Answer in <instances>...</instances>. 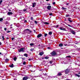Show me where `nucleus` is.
I'll list each match as a JSON object with an SVG mask.
<instances>
[{"mask_svg": "<svg viewBox=\"0 0 80 80\" xmlns=\"http://www.w3.org/2000/svg\"><path fill=\"white\" fill-rule=\"evenodd\" d=\"M17 59V58L16 57L14 58H13V59L14 61H16Z\"/></svg>", "mask_w": 80, "mask_h": 80, "instance_id": "18", "label": "nucleus"}, {"mask_svg": "<svg viewBox=\"0 0 80 80\" xmlns=\"http://www.w3.org/2000/svg\"><path fill=\"white\" fill-rule=\"evenodd\" d=\"M8 61H9V60L8 59H6L5 60V62L7 63V62H8Z\"/></svg>", "mask_w": 80, "mask_h": 80, "instance_id": "15", "label": "nucleus"}, {"mask_svg": "<svg viewBox=\"0 0 80 80\" xmlns=\"http://www.w3.org/2000/svg\"><path fill=\"white\" fill-rule=\"evenodd\" d=\"M33 50H34V49L31 48L30 49V51H31V52H32V51H33Z\"/></svg>", "mask_w": 80, "mask_h": 80, "instance_id": "30", "label": "nucleus"}, {"mask_svg": "<svg viewBox=\"0 0 80 80\" xmlns=\"http://www.w3.org/2000/svg\"><path fill=\"white\" fill-rule=\"evenodd\" d=\"M52 4L53 5H55V2H53L52 3Z\"/></svg>", "mask_w": 80, "mask_h": 80, "instance_id": "43", "label": "nucleus"}, {"mask_svg": "<svg viewBox=\"0 0 80 80\" xmlns=\"http://www.w3.org/2000/svg\"><path fill=\"white\" fill-rule=\"evenodd\" d=\"M70 72V69H67L65 71V72L66 73V74H67V73H69Z\"/></svg>", "mask_w": 80, "mask_h": 80, "instance_id": "2", "label": "nucleus"}, {"mask_svg": "<svg viewBox=\"0 0 80 80\" xmlns=\"http://www.w3.org/2000/svg\"><path fill=\"white\" fill-rule=\"evenodd\" d=\"M60 75H62V73L59 72L58 73V76H60Z\"/></svg>", "mask_w": 80, "mask_h": 80, "instance_id": "21", "label": "nucleus"}, {"mask_svg": "<svg viewBox=\"0 0 80 80\" xmlns=\"http://www.w3.org/2000/svg\"><path fill=\"white\" fill-rule=\"evenodd\" d=\"M12 40H14V38H12Z\"/></svg>", "mask_w": 80, "mask_h": 80, "instance_id": "49", "label": "nucleus"}, {"mask_svg": "<svg viewBox=\"0 0 80 80\" xmlns=\"http://www.w3.org/2000/svg\"><path fill=\"white\" fill-rule=\"evenodd\" d=\"M69 21L70 22H72V20H69Z\"/></svg>", "mask_w": 80, "mask_h": 80, "instance_id": "51", "label": "nucleus"}, {"mask_svg": "<svg viewBox=\"0 0 80 80\" xmlns=\"http://www.w3.org/2000/svg\"><path fill=\"white\" fill-rule=\"evenodd\" d=\"M71 20V18H69L68 20L69 21V20Z\"/></svg>", "mask_w": 80, "mask_h": 80, "instance_id": "47", "label": "nucleus"}, {"mask_svg": "<svg viewBox=\"0 0 80 80\" xmlns=\"http://www.w3.org/2000/svg\"><path fill=\"white\" fill-rule=\"evenodd\" d=\"M78 51H80V48H79L78 49Z\"/></svg>", "mask_w": 80, "mask_h": 80, "instance_id": "54", "label": "nucleus"}, {"mask_svg": "<svg viewBox=\"0 0 80 80\" xmlns=\"http://www.w3.org/2000/svg\"><path fill=\"white\" fill-rule=\"evenodd\" d=\"M31 20H33V18L32 17H31Z\"/></svg>", "mask_w": 80, "mask_h": 80, "instance_id": "42", "label": "nucleus"}, {"mask_svg": "<svg viewBox=\"0 0 80 80\" xmlns=\"http://www.w3.org/2000/svg\"><path fill=\"white\" fill-rule=\"evenodd\" d=\"M2 2H3V1H2V0H1L0 1V4H2Z\"/></svg>", "mask_w": 80, "mask_h": 80, "instance_id": "31", "label": "nucleus"}, {"mask_svg": "<svg viewBox=\"0 0 80 80\" xmlns=\"http://www.w3.org/2000/svg\"><path fill=\"white\" fill-rule=\"evenodd\" d=\"M42 23L44 25H49L50 24L49 23L47 22H43Z\"/></svg>", "mask_w": 80, "mask_h": 80, "instance_id": "7", "label": "nucleus"}, {"mask_svg": "<svg viewBox=\"0 0 80 80\" xmlns=\"http://www.w3.org/2000/svg\"><path fill=\"white\" fill-rule=\"evenodd\" d=\"M51 8H52V6H48L47 7V8L48 9V10H50V9H51Z\"/></svg>", "mask_w": 80, "mask_h": 80, "instance_id": "8", "label": "nucleus"}, {"mask_svg": "<svg viewBox=\"0 0 80 80\" xmlns=\"http://www.w3.org/2000/svg\"><path fill=\"white\" fill-rule=\"evenodd\" d=\"M2 41H4V40H5V38L4 37V36H2Z\"/></svg>", "mask_w": 80, "mask_h": 80, "instance_id": "20", "label": "nucleus"}, {"mask_svg": "<svg viewBox=\"0 0 80 80\" xmlns=\"http://www.w3.org/2000/svg\"><path fill=\"white\" fill-rule=\"evenodd\" d=\"M53 27H54L55 28H57L58 27V25L56 26H54Z\"/></svg>", "mask_w": 80, "mask_h": 80, "instance_id": "22", "label": "nucleus"}, {"mask_svg": "<svg viewBox=\"0 0 80 80\" xmlns=\"http://www.w3.org/2000/svg\"><path fill=\"white\" fill-rule=\"evenodd\" d=\"M1 54H2V53L0 52V55H1Z\"/></svg>", "mask_w": 80, "mask_h": 80, "instance_id": "61", "label": "nucleus"}, {"mask_svg": "<svg viewBox=\"0 0 80 80\" xmlns=\"http://www.w3.org/2000/svg\"><path fill=\"white\" fill-rule=\"evenodd\" d=\"M10 28H12V27H11Z\"/></svg>", "mask_w": 80, "mask_h": 80, "instance_id": "62", "label": "nucleus"}, {"mask_svg": "<svg viewBox=\"0 0 80 80\" xmlns=\"http://www.w3.org/2000/svg\"><path fill=\"white\" fill-rule=\"evenodd\" d=\"M23 11L24 12H27V9H24Z\"/></svg>", "mask_w": 80, "mask_h": 80, "instance_id": "33", "label": "nucleus"}, {"mask_svg": "<svg viewBox=\"0 0 80 80\" xmlns=\"http://www.w3.org/2000/svg\"><path fill=\"white\" fill-rule=\"evenodd\" d=\"M49 15L52 16V13H49Z\"/></svg>", "mask_w": 80, "mask_h": 80, "instance_id": "41", "label": "nucleus"}, {"mask_svg": "<svg viewBox=\"0 0 80 80\" xmlns=\"http://www.w3.org/2000/svg\"><path fill=\"white\" fill-rule=\"evenodd\" d=\"M11 26H12V24H11Z\"/></svg>", "mask_w": 80, "mask_h": 80, "instance_id": "64", "label": "nucleus"}, {"mask_svg": "<svg viewBox=\"0 0 80 80\" xmlns=\"http://www.w3.org/2000/svg\"><path fill=\"white\" fill-rule=\"evenodd\" d=\"M67 44H64V45L65 46H67Z\"/></svg>", "mask_w": 80, "mask_h": 80, "instance_id": "46", "label": "nucleus"}, {"mask_svg": "<svg viewBox=\"0 0 80 80\" xmlns=\"http://www.w3.org/2000/svg\"><path fill=\"white\" fill-rule=\"evenodd\" d=\"M25 31V32H32V31H30V29H26Z\"/></svg>", "mask_w": 80, "mask_h": 80, "instance_id": "11", "label": "nucleus"}, {"mask_svg": "<svg viewBox=\"0 0 80 80\" xmlns=\"http://www.w3.org/2000/svg\"><path fill=\"white\" fill-rule=\"evenodd\" d=\"M34 22L36 24H37V21H35Z\"/></svg>", "mask_w": 80, "mask_h": 80, "instance_id": "37", "label": "nucleus"}, {"mask_svg": "<svg viewBox=\"0 0 80 80\" xmlns=\"http://www.w3.org/2000/svg\"><path fill=\"white\" fill-rule=\"evenodd\" d=\"M16 26L17 27H20V24L18 23L16 25Z\"/></svg>", "mask_w": 80, "mask_h": 80, "instance_id": "17", "label": "nucleus"}, {"mask_svg": "<svg viewBox=\"0 0 80 80\" xmlns=\"http://www.w3.org/2000/svg\"><path fill=\"white\" fill-rule=\"evenodd\" d=\"M49 57H48V56H46L44 58H45V59H48Z\"/></svg>", "mask_w": 80, "mask_h": 80, "instance_id": "24", "label": "nucleus"}, {"mask_svg": "<svg viewBox=\"0 0 80 80\" xmlns=\"http://www.w3.org/2000/svg\"><path fill=\"white\" fill-rule=\"evenodd\" d=\"M36 2H33L32 3V7H33V8H34V7H35L36 6Z\"/></svg>", "mask_w": 80, "mask_h": 80, "instance_id": "6", "label": "nucleus"}, {"mask_svg": "<svg viewBox=\"0 0 80 80\" xmlns=\"http://www.w3.org/2000/svg\"><path fill=\"white\" fill-rule=\"evenodd\" d=\"M47 34L46 33L44 34V36L46 37H47Z\"/></svg>", "mask_w": 80, "mask_h": 80, "instance_id": "34", "label": "nucleus"}, {"mask_svg": "<svg viewBox=\"0 0 80 80\" xmlns=\"http://www.w3.org/2000/svg\"><path fill=\"white\" fill-rule=\"evenodd\" d=\"M42 70H43V69H42V70H40L39 71H42Z\"/></svg>", "mask_w": 80, "mask_h": 80, "instance_id": "55", "label": "nucleus"}, {"mask_svg": "<svg viewBox=\"0 0 80 80\" xmlns=\"http://www.w3.org/2000/svg\"><path fill=\"white\" fill-rule=\"evenodd\" d=\"M23 65H25L26 64V62H24L23 63Z\"/></svg>", "mask_w": 80, "mask_h": 80, "instance_id": "32", "label": "nucleus"}, {"mask_svg": "<svg viewBox=\"0 0 80 80\" xmlns=\"http://www.w3.org/2000/svg\"><path fill=\"white\" fill-rule=\"evenodd\" d=\"M4 30H5V31H6V30H7V28H4Z\"/></svg>", "mask_w": 80, "mask_h": 80, "instance_id": "44", "label": "nucleus"}, {"mask_svg": "<svg viewBox=\"0 0 80 80\" xmlns=\"http://www.w3.org/2000/svg\"><path fill=\"white\" fill-rule=\"evenodd\" d=\"M74 43H75V44H77L78 43L77 42H75Z\"/></svg>", "mask_w": 80, "mask_h": 80, "instance_id": "45", "label": "nucleus"}, {"mask_svg": "<svg viewBox=\"0 0 80 80\" xmlns=\"http://www.w3.org/2000/svg\"><path fill=\"white\" fill-rule=\"evenodd\" d=\"M24 22H25V23L27 22V20H25L24 21Z\"/></svg>", "mask_w": 80, "mask_h": 80, "instance_id": "48", "label": "nucleus"}, {"mask_svg": "<svg viewBox=\"0 0 80 80\" xmlns=\"http://www.w3.org/2000/svg\"><path fill=\"white\" fill-rule=\"evenodd\" d=\"M28 60H29V61H31V60H32V59H29Z\"/></svg>", "mask_w": 80, "mask_h": 80, "instance_id": "52", "label": "nucleus"}, {"mask_svg": "<svg viewBox=\"0 0 80 80\" xmlns=\"http://www.w3.org/2000/svg\"><path fill=\"white\" fill-rule=\"evenodd\" d=\"M52 32H49V35H52Z\"/></svg>", "mask_w": 80, "mask_h": 80, "instance_id": "25", "label": "nucleus"}, {"mask_svg": "<svg viewBox=\"0 0 80 80\" xmlns=\"http://www.w3.org/2000/svg\"><path fill=\"white\" fill-rule=\"evenodd\" d=\"M50 0H46V1H47V2H48V1H49Z\"/></svg>", "mask_w": 80, "mask_h": 80, "instance_id": "56", "label": "nucleus"}, {"mask_svg": "<svg viewBox=\"0 0 80 80\" xmlns=\"http://www.w3.org/2000/svg\"><path fill=\"white\" fill-rule=\"evenodd\" d=\"M6 39H8V38H6Z\"/></svg>", "mask_w": 80, "mask_h": 80, "instance_id": "59", "label": "nucleus"}, {"mask_svg": "<svg viewBox=\"0 0 80 80\" xmlns=\"http://www.w3.org/2000/svg\"><path fill=\"white\" fill-rule=\"evenodd\" d=\"M68 57L69 58H71V57L70 56H66V58H67Z\"/></svg>", "mask_w": 80, "mask_h": 80, "instance_id": "38", "label": "nucleus"}, {"mask_svg": "<svg viewBox=\"0 0 80 80\" xmlns=\"http://www.w3.org/2000/svg\"><path fill=\"white\" fill-rule=\"evenodd\" d=\"M69 5V3H66V5Z\"/></svg>", "mask_w": 80, "mask_h": 80, "instance_id": "50", "label": "nucleus"}, {"mask_svg": "<svg viewBox=\"0 0 80 80\" xmlns=\"http://www.w3.org/2000/svg\"><path fill=\"white\" fill-rule=\"evenodd\" d=\"M28 67H32V65H28Z\"/></svg>", "mask_w": 80, "mask_h": 80, "instance_id": "40", "label": "nucleus"}, {"mask_svg": "<svg viewBox=\"0 0 80 80\" xmlns=\"http://www.w3.org/2000/svg\"><path fill=\"white\" fill-rule=\"evenodd\" d=\"M60 29L61 30H64V31H66V28L62 27L60 28Z\"/></svg>", "mask_w": 80, "mask_h": 80, "instance_id": "4", "label": "nucleus"}, {"mask_svg": "<svg viewBox=\"0 0 80 80\" xmlns=\"http://www.w3.org/2000/svg\"><path fill=\"white\" fill-rule=\"evenodd\" d=\"M14 80H17V79H14Z\"/></svg>", "mask_w": 80, "mask_h": 80, "instance_id": "63", "label": "nucleus"}, {"mask_svg": "<svg viewBox=\"0 0 80 80\" xmlns=\"http://www.w3.org/2000/svg\"><path fill=\"white\" fill-rule=\"evenodd\" d=\"M49 63H50V64H52V61H50L49 62Z\"/></svg>", "mask_w": 80, "mask_h": 80, "instance_id": "39", "label": "nucleus"}, {"mask_svg": "<svg viewBox=\"0 0 80 80\" xmlns=\"http://www.w3.org/2000/svg\"><path fill=\"white\" fill-rule=\"evenodd\" d=\"M75 75V76H76V77H80V76L79 75L77 74H76Z\"/></svg>", "mask_w": 80, "mask_h": 80, "instance_id": "19", "label": "nucleus"}, {"mask_svg": "<svg viewBox=\"0 0 80 80\" xmlns=\"http://www.w3.org/2000/svg\"><path fill=\"white\" fill-rule=\"evenodd\" d=\"M8 15H12V14H13V13L11 12H8Z\"/></svg>", "mask_w": 80, "mask_h": 80, "instance_id": "12", "label": "nucleus"}, {"mask_svg": "<svg viewBox=\"0 0 80 80\" xmlns=\"http://www.w3.org/2000/svg\"><path fill=\"white\" fill-rule=\"evenodd\" d=\"M24 52V48H21L19 50V52Z\"/></svg>", "mask_w": 80, "mask_h": 80, "instance_id": "3", "label": "nucleus"}, {"mask_svg": "<svg viewBox=\"0 0 80 80\" xmlns=\"http://www.w3.org/2000/svg\"><path fill=\"white\" fill-rule=\"evenodd\" d=\"M51 55L52 56V57H54V56H55V55L57 54V53H56V52L55 51H53L51 53Z\"/></svg>", "mask_w": 80, "mask_h": 80, "instance_id": "1", "label": "nucleus"}, {"mask_svg": "<svg viewBox=\"0 0 80 80\" xmlns=\"http://www.w3.org/2000/svg\"><path fill=\"white\" fill-rule=\"evenodd\" d=\"M42 36V34H38L37 36L38 38H40V37H41Z\"/></svg>", "mask_w": 80, "mask_h": 80, "instance_id": "9", "label": "nucleus"}, {"mask_svg": "<svg viewBox=\"0 0 80 80\" xmlns=\"http://www.w3.org/2000/svg\"><path fill=\"white\" fill-rule=\"evenodd\" d=\"M78 74H80V72H79L78 73Z\"/></svg>", "mask_w": 80, "mask_h": 80, "instance_id": "58", "label": "nucleus"}, {"mask_svg": "<svg viewBox=\"0 0 80 80\" xmlns=\"http://www.w3.org/2000/svg\"><path fill=\"white\" fill-rule=\"evenodd\" d=\"M11 32V31H7V33H10Z\"/></svg>", "mask_w": 80, "mask_h": 80, "instance_id": "35", "label": "nucleus"}, {"mask_svg": "<svg viewBox=\"0 0 80 80\" xmlns=\"http://www.w3.org/2000/svg\"><path fill=\"white\" fill-rule=\"evenodd\" d=\"M62 8L63 10H67V8H65L62 7Z\"/></svg>", "mask_w": 80, "mask_h": 80, "instance_id": "29", "label": "nucleus"}, {"mask_svg": "<svg viewBox=\"0 0 80 80\" xmlns=\"http://www.w3.org/2000/svg\"><path fill=\"white\" fill-rule=\"evenodd\" d=\"M71 32L73 35H75V32L73 30H71Z\"/></svg>", "mask_w": 80, "mask_h": 80, "instance_id": "10", "label": "nucleus"}, {"mask_svg": "<svg viewBox=\"0 0 80 80\" xmlns=\"http://www.w3.org/2000/svg\"><path fill=\"white\" fill-rule=\"evenodd\" d=\"M59 47H63V44L62 43H60L59 45Z\"/></svg>", "mask_w": 80, "mask_h": 80, "instance_id": "16", "label": "nucleus"}, {"mask_svg": "<svg viewBox=\"0 0 80 80\" xmlns=\"http://www.w3.org/2000/svg\"><path fill=\"white\" fill-rule=\"evenodd\" d=\"M28 79V77H24L23 78L22 80H27Z\"/></svg>", "mask_w": 80, "mask_h": 80, "instance_id": "5", "label": "nucleus"}, {"mask_svg": "<svg viewBox=\"0 0 80 80\" xmlns=\"http://www.w3.org/2000/svg\"><path fill=\"white\" fill-rule=\"evenodd\" d=\"M44 66H47V63H44Z\"/></svg>", "mask_w": 80, "mask_h": 80, "instance_id": "36", "label": "nucleus"}, {"mask_svg": "<svg viewBox=\"0 0 80 80\" xmlns=\"http://www.w3.org/2000/svg\"><path fill=\"white\" fill-rule=\"evenodd\" d=\"M66 17H70V15L68 14H66Z\"/></svg>", "mask_w": 80, "mask_h": 80, "instance_id": "26", "label": "nucleus"}, {"mask_svg": "<svg viewBox=\"0 0 80 80\" xmlns=\"http://www.w3.org/2000/svg\"><path fill=\"white\" fill-rule=\"evenodd\" d=\"M9 67H11V68H13V67L14 66H13V64H12L11 65H9Z\"/></svg>", "mask_w": 80, "mask_h": 80, "instance_id": "13", "label": "nucleus"}, {"mask_svg": "<svg viewBox=\"0 0 80 80\" xmlns=\"http://www.w3.org/2000/svg\"><path fill=\"white\" fill-rule=\"evenodd\" d=\"M30 46H33V45H34V44H33V43H31L30 44Z\"/></svg>", "mask_w": 80, "mask_h": 80, "instance_id": "28", "label": "nucleus"}, {"mask_svg": "<svg viewBox=\"0 0 80 80\" xmlns=\"http://www.w3.org/2000/svg\"><path fill=\"white\" fill-rule=\"evenodd\" d=\"M24 56L26 57H27V56H28V54H27L26 53L24 54Z\"/></svg>", "mask_w": 80, "mask_h": 80, "instance_id": "23", "label": "nucleus"}, {"mask_svg": "<svg viewBox=\"0 0 80 80\" xmlns=\"http://www.w3.org/2000/svg\"><path fill=\"white\" fill-rule=\"evenodd\" d=\"M2 45V42H0V45Z\"/></svg>", "mask_w": 80, "mask_h": 80, "instance_id": "53", "label": "nucleus"}, {"mask_svg": "<svg viewBox=\"0 0 80 80\" xmlns=\"http://www.w3.org/2000/svg\"><path fill=\"white\" fill-rule=\"evenodd\" d=\"M3 20V18H0V22H2V20Z\"/></svg>", "mask_w": 80, "mask_h": 80, "instance_id": "27", "label": "nucleus"}, {"mask_svg": "<svg viewBox=\"0 0 80 80\" xmlns=\"http://www.w3.org/2000/svg\"><path fill=\"white\" fill-rule=\"evenodd\" d=\"M68 26H69V27H71V26L70 25H68Z\"/></svg>", "mask_w": 80, "mask_h": 80, "instance_id": "57", "label": "nucleus"}, {"mask_svg": "<svg viewBox=\"0 0 80 80\" xmlns=\"http://www.w3.org/2000/svg\"><path fill=\"white\" fill-rule=\"evenodd\" d=\"M43 55V52H41L39 53V55L42 56Z\"/></svg>", "mask_w": 80, "mask_h": 80, "instance_id": "14", "label": "nucleus"}, {"mask_svg": "<svg viewBox=\"0 0 80 80\" xmlns=\"http://www.w3.org/2000/svg\"><path fill=\"white\" fill-rule=\"evenodd\" d=\"M34 32H35V30H34Z\"/></svg>", "mask_w": 80, "mask_h": 80, "instance_id": "60", "label": "nucleus"}]
</instances>
